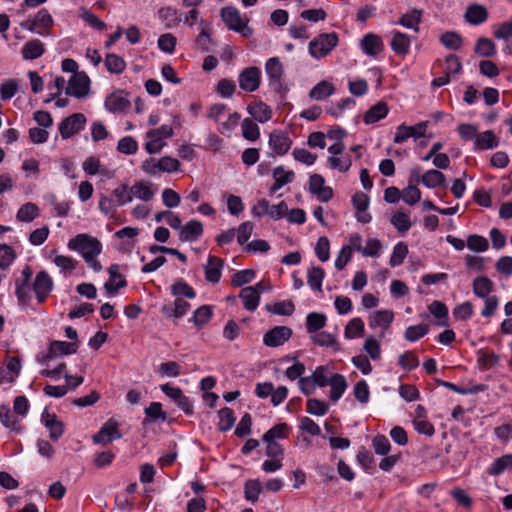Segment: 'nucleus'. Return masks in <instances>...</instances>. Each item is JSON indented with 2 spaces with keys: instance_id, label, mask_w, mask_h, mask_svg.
Here are the masks:
<instances>
[{
  "instance_id": "473e14b6",
  "label": "nucleus",
  "mask_w": 512,
  "mask_h": 512,
  "mask_svg": "<svg viewBox=\"0 0 512 512\" xmlns=\"http://www.w3.org/2000/svg\"><path fill=\"white\" fill-rule=\"evenodd\" d=\"M310 340L313 344L321 347H332L335 350H339L336 335L328 333L326 331H318L310 335Z\"/></svg>"
},
{
  "instance_id": "4be33fe9",
  "label": "nucleus",
  "mask_w": 512,
  "mask_h": 512,
  "mask_svg": "<svg viewBox=\"0 0 512 512\" xmlns=\"http://www.w3.org/2000/svg\"><path fill=\"white\" fill-rule=\"evenodd\" d=\"M203 234V225L198 220L187 222L179 232V239L182 242H192Z\"/></svg>"
},
{
  "instance_id": "dca6fc26",
  "label": "nucleus",
  "mask_w": 512,
  "mask_h": 512,
  "mask_svg": "<svg viewBox=\"0 0 512 512\" xmlns=\"http://www.w3.org/2000/svg\"><path fill=\"white\" fill-rule=\"evenodd\" d=\"M292 140L286 132L274 130L269 136V146L277 155L286 154L291 148Z\"/></svg>"
},
{
  "instance_id": "2eb2a0df",
  "label": "nucleus",
  "mask_w": 512,
  "mask_h": 512,
  "mask_svg": "<svg viewBox=\"0 0 512 512\" xmlns=\"http://www.w3.org/2000/svg\"><path fill=\"white\" fill-rule=\"evenodd\" d=\"M325 180L319 174H313L309 179V191L316 195L321 202H328L333 197V190L331 187L324 185Z\"/></svg>"
},
{
  "instance_id": "864d4df0",
  "label": "nucleus",
  "mask_w": 512,
  "mask_h": 512,
  "mask_svg": "<svg viewBox=\"0 0 512 512\" xmlns=\"http://www.w3.org/2000/svg\"><path fill=\"white\" fill-rule=\"evenodd\" d=\"M439 40L443 46L450 50H459L462 46V38L456 32H445L440 36Z\"/></svg>"
},
{
  "instance_id": "37998d69",
  "label": "nucleus",
  "mask_w": 512,
  "mask_h": 512,
  "mask_svg": "<svg viewBox=\"0 0 512 512\" xmlns=\"http://www.w3.org/2000/svg\"><path fill=\"white\" fill-rule=\"evenodd\" d=\"M158 13L159 17L165 21L167 28H174L182 22V15L173 7H163Z\"/></svg>"
},
{
  "instance_id": "4c0bfd02",
  "label": "nucleus",
  "mask_w": 512,
  "mask_h": 512,
  "mask_svg": "<svg viewBox=\"0 0 512 512\" xmlns=\"http://www.w3.org/2000/svg\"><path fill=\"white\" fill-rule=\"evenodd\" d=\"M239 296L242 299L243 306L246 310L254 311L258 307L260 297L252 286L242 288Z\"/></svg>"
},
{
  "instance_id": "338daca9",
  "label": "nucleus",
  "mask_w": 512,
  "mask_h": 512,
  "mask_svg": "<svg viewBox=\"0 0 512 512\" xmlns=\"http://www.w3.org/2000/svg\"><path fill=\"white\" fill-rule=\"evenodd\" d=\"M262 491V484L259 480H249L245 483V498L250 501H257Z\"/></svg>"
},
{
  "instance_id": "c9c22d12",
  "label": "nucleus",
  "mask_w": 512,
  "mask_h": 512,
  "mask_svg": "<svg viewBox=\"0 0 512 512\" xmlns=\"http://www.w3.org/2000/svg\"><path fill=\"white\" fill-rule=\"evenodd\" d=\"M388 106L385 102H378L373 105L364 115V122L366 124H373L385 118L388 114Z\"/></svg>"
},
{
  "instance_id": "aec40b11",
  "label": "nucleus",
  "mask_w": 512,
  "mask_h": 512,
  "mask_svg": "<svg viewBox=\"0 0 512 512\" xmlns=\"http://www.w3.org/2000/svg\"><path fill=\"white\" fill-rule=\"evenodd\" d=\"M190 309V304L182 297H178L172 304H164L161 312L167 318L180 319Z\"/></svg>"
},
{
  "instance_id": "6e6d98bb",
  "label": "nucleus",
  "mask_w": 512,
  "mask_h": 512,
  "mask_svg": "<svg viewBox=\"0 0 512 512\" xmlns=\"http://www.w3.org/2000/svg\"><path fill=\"white\" fill-rule=\"evenodd\" d=\"M475 53L483 57H490L495 54V44L488 38L480 37L475 45Z\"/></svg>"
},
{
  "instance_id": "3c124183",
  "label": "nucleus",
  "mask_w": 512,
  "mask_h": 512,
  "mask_svg": "<svg viewBox=\"0 0 512 512\" xmlns=\"http://www.w3.org/2000/svg\"><path fill=\"white\" fill-rule=\"evenodd\" d=\"M266 309L277 315L290 316L295 311V305L291 300H286L274 304H267Z\"/></svg>"
},
{
  "instance_id": "69168bd1",
  "label": "nucleus",
  "mask_w": 512,
  "mask_h": 512,
  "mask_svg": "<svg viewBox=\"0 0 512 512\" xmlns=\"http://www.w3.org/2000/svg\"><path fill=\"white\" fill-rule=\"evenodd\" d=\"M467 247L476 252H484L488 249L489 243L488 240L480 235L474 234L470 235L467 238Z\"/></svg>"
},
{
  "instance_id": "58836bf2",
  "label": "nucleus",
  "mask_w": 512,
  "mask_h": 512,
  "mask_svg": "<svg viewBox=\"0 0 512 512\" xmlns=\"http://www.w3.org/2000/svg\"><path fill=\"white\" fill-rule=\"evenodd\" d=\"M104 64L111 74H121L126 68V61L119 55L108 53L105 56Z\"/></svg>"
},
{
  "instance_id": "1a4fd4ad",
  "label": "nucleus",
  "mask_w": 512,
  "mask_h": 512,
  "mask_svg": "<svg viewBox=\"0 0 512 512\" xmlns=\"http://www.w3.org/2000/svg\"><path fill=\"white\" fill-rule=\"evenodd\" d=\"M86 118L82 113H75L59 124V132L63 139H67L84 128Z\"/></svg>"
},
{
  "instance_id": "a211bd4d",
  "label": "nucleus",
  "mask_w": 512,
  "mask_h": 512,
  "mask_svg": "<svg viewBox=\"0 0 512 512\" xmlns=\"http://www.w3.org/2000/svg\"><path fill=\"white\" fill-rule=\"evenodd\" d=\"M419 173V168L412 170V176L409 179L408 186L402 192V199L409 205H415L421 199V191L417 188Z\"/></svg>"
},
{
  "instance_id": "4d7b16f0",
  "label": "nucleus",
  "mask_w": 512,
  "mask_h": 512,
  "mask_svg": "<svg viewBox=\"0 0 512 512\" xmlns=\"http://www.w3.org/2000/svg\"><path fill=\"white\" fill-rule=\"evenodd\" d=\"M289 427L286 423H280L269 429L262 437L263 441H276V439H284L287 437Z\"/></svg>"
},
{
  "instance_id": "412c9836",
  "label": "nucleus",
  "mask_w": 512,
  "mask_h": 512,
  "mask_svg": "<svg viewBox=\"0 0 512 512\" xmlns=\"http://www.w3.org/2000/svg\"><path fill=\"white\" fill-rule=\"evenodd\" d=\"M224 261L217 257L210 255L207 264L204 266L205 279L213 284H216L221 279Z\"/></svg>"
},
{
  "instance_id": "f257e3e1",
  "label": "nucleus",
  "mask_w": 512,
  "mask_h": 512,
  "mask_svg": "<svg viewBox=\"0 0 512 512\" xmlns=\"http://www.w3.org/2000/svg\"><path fill=\"white\" fill-rule=\"evenodd\" d=\"M68 248L78 252L94 272L102 270V265L97 260L102 252V244L96 237L86 233L77 234L69 240Z\"/></svg>"
},
{
  "instance_id": "8fccbe9b",
  "label": "nucleus",
  "mask_w": 512,
  "mask_h": 512,
  "mask_svg": "<svg viewBox=\"0 0 512 512\" xmlns=\"http://www.w3.org/2000/svg\"><path fill=\"white\" fill-rule=\"evenodd\" d=\"M218 416V429L222 432L229 431L233 427L236 420L233 410L228 407H224L218 412Z\"/></svg>"
},
{
  "instance_id": "680f3d73",
  "label": "nucleus",
  "mask_w": 512,
  "mask_h": 512,
  "mask_svg": "<svg viewBox=\"0 0 512 512\" xmlns=\"http://www.w3.org/2000/svg\"><path fill=\"white\" fill-rule=\"evenodd\" d=\"M391 224L399 231L406 232L411 228L409 215L404 212H397L391 217Z\"/></svg>"
},
{
  "instance_id": "6e6552de",
  "label": "nucleus",
  "mask_w": 512,
  "mask_h": 512,
  "mask_svg": "<svg viewBox=\"0 0 512 512\" xmlns=\"http://www.w3.org/2000/svg\"><path fill=\"white\" fill-rule=\"evenodd\" d=\"M239 87L245 92L256 91L261 83V71L251 66L243 69L238 77Z\"/></svg>"
},
{
  "instance_id": "f8f14e48",
  "label": "nucleus",
  "mask_w": 512,
  "mask_h": 512,
  "mask_svg": "<svg viewBox=\"0 0 512 512\" xmlns=\"http://www.w3.org/2000/svg\"><path fill=\"white\" fill-rule=\"evenodd\" d=\"M162 392L171 398L177 406L183 410L186 414L193 413V405L190 399L185 396L182 390L178 387L171 386L169 384H163L160 386Z\"/></svg>"
},
{
  "instance_id": "49530a36",
  "label": "nucleus",
  "mask_w": 512,
  "mask_h": 512,
  "mask_svg": "<svg viewBox=\"0 0 512 512\" xmlns=\"http://www.w3.org/2000/svg\"><path fill=\"white\" fill-rule=\"evenodd\" d=\"M419 181L427 188H436L444 184L445 175L438 170L432 169L425 172Z\"/></svg>"
},
{
  "instance_id": "4468645a",
  "label": "nucleus",
  "mask_w": 512,
  "mask_h": 512,
  "mask_svg": "<svg viewBox=\"0 0 512 512\" xmlns=\"http://www.w3.org/2000/svg\"><path fill=\"white\" fill-rule=\"evenodd\" d=\"M426 128L427 122H420L414 126H406L401 124L397 127L393 140L395 143L399 144L405 142L410 137H423L425 135Z\"/></svg>"
},
{
  "instance_id": "f3484780",
  "label": "nucleus",
  "mask_w": 512,
  "mask_h": 512,
  "mask_svg": "<svg viewBox=\"0 0 512 512\" xmlns=\"http://www.w3.org/2000/svg\"><path fill=\"white\" fill-rule=\"evenodd\" d=\"M104 105L108 111L117 113L128 109L130 101L123 90H116L106 97Z\"/></svg>"
},
{
  "instance_id": "e2e57ef3",
  "label": "nucleus",
  "mask_w": 512,
  "mask_h": 512,
  "mask_svg": "<svg viewBox=\"0 0 512 512\" xmlns=\"http://www.w3.org/2000/svg\"><path fill=\"white\" fill-rule=\"evenodd\" d=\"M429 331L427 324H418L415 326H409L404 334L406 340L414 342L426 335Z\"/></svg>"
},
{
  "instance_id": "5701e85b",
  "label": "nucleus",
  "mask_w": 512,
  "mask_h": 512,
  "mask_svg": "<svg viewBox=\"0 0 512 512\" xmlns=\"http://www.w3.org/2000/svg\"><path fill=\"white\" fill-rule=\"evenodd\" d=\"M42 421L49 430V437L57 441L64 433V424L57 419L55 414H49L46 410L42 414Z\"/></svg>"
},
{
  "instance_id": "9b49d317",
  "label": "nucleus",
  "mask_w": 512,
  "mask_h": 512,
  "mask_svg": "<svg viewBox=\"0 0 512 512\" xmlns=\"http://www.w3.org/2000/svg\"><path fill=\"white\" fill-rule=\"evenodd\" d=\"M122 437L118 430V424L116 421L110 419L104 423L98 433L93 436V442L95 444L107 445L113 440L120 439Z\"/></svg>"
},
{
  "instance_id": "b1692460",
  "label": "nucleus",
  "mask_w": 512,
  "mask_h": 512,
  "mask_svg": "<svg viewBox=\"0 0 512 512\" xmlns=\"http://www.w3.org/2000/svg\"><path fill=\"white\" fill-rule=\"evenodd\" d=\"M272 176L274 178V184L270 188V193L273 194L284 185L290 183L294 179V172L287 171L283 166H278L273 169Z\"/></svg>"
},
{
  "instance_id": "c03bdc74",
  "label": "nucleus",
  "mask_w": 512,
  "mask_h": 512,
  "mask_svg": "<svg viewBox=\"0 0 512 512\" xmlns=\"http://www.w3.org/2000/svg\"><path fill=\"white\" fill-rule=\"evenodd\" d=\"M144 412L146 418L143 420V425L148 424L150 420H161L163 422L167 420V413L162 410V405L159 402H151Z\"/></svg>"
},
{
  "instance_id": "de8ad7c7",
  "label": "nucleus",
  "mask_w": 512,
  "mask_h": 512,
  "mask_svg": "<svg viewBox=\"0 0 512 512\" xmlns=\"http://www.w3.org/2000/svg\"><path fill=\"white\" fill-rule=\"evenodd\" d=\"M38 216V206L34 203L28 202L19 208L16 218L21 222H31Z\"/></svg>"
},
{
  "instance_id": "c85d7f7f",
  "label": "nucleus",
  "mask_w": 512,
  "mask_h": 512,
  "mask_svg": "<svg viewBox=\"0 0 512 512\" xmlns=\"http://www.w3.org/2000/svg\"><path fill=\"white\" fill-rule=\"evenodd\" d=\"M499 145V141L492 130H486L482 133H478L474 141L476 150H487L496 148Z\"/></svg>"
},
{
  "instance_id": "13d9d810",
  "label": "nucleus",
  "mask_w": 512,
  "mask_h": 512,
  "mask_svg": "<svg viewBox=\"0 0 512 512\" xmlns=\"http://www.w3.org/2000/svg\"><path fill=\"white\" fill-rule=\"evenodd\" d=\"M242 135L249 141L257 140L260 135L258 125L254 123L250 118H245L242 121Z\"/></svg>"
},
{
  "instance_id": "e433bc0d",
  "label": "nucleus",
  "mask_w": 512,
  "mask_h": 512,
  "mask_svg": "<svg viewBox=\"0 0 512 512\" xmlns=\"http://www.w3.org/2000/svg\"><path fill=\"white\" fill-rule=\"evenodd\" d=\"M0 422L6 427L16 432H21L23 427L21 426L18 418L11 412L9 406H0Z\"/></svg>"
},
{
  "instance_id": "5fc2aeb1",
  "label": "nucleus",
  "mask_w": 512,
  "mask_h": 512,
  "mask_svg": "<svg viewBox=\"0 0 512 512\" xmlns=\"http://www.w3.org/2000/svg\"><path fill=\"white\" fill-rule=\"evenodd\" d=\"M171 293L173 296H176L177 298L184 296L188 299H193L196 296L194 289L182 280L176 281L171 286Z\"/></svg>"
},
{
  "instance_id": "bb28decb",
  "label": "nucleus",
  "mask_w": 512,
  "mask_h": 512,
  "mask_svg": "<svg viewBox=\"0 0 512 512\" xmlns=\"http://www.w3.org/2000/svg\"><path fill=\"white\" fill-rule=\"evenodd\" d=\"M45 52L43 43L39 39L29 40L24 44L21 50L22 57L25 60H34L41 57Z\"/></svg>"
},
{
  "instance_id": "7ed1b4c3",
  "label": "nucleus",
  "mask_w": 512,
  "mask_h": 512,
  "mask_svg": "<svg viewBox=\"0 0 512 512\" xmlns=\"http://www.w3.org/2000/svg\"><path fill=\"white\" fill-rule=\"evenodd\" d=\"M221 17L230 30L236 31L246 38L252 36L253 30L248 26V19L242 17L236 8H222Z\"/></svg>"
},
{
  "instance_id": "7c9ffc66",
  "label": "nucleus",
  "mask_w": 512,
  "mask_h": 512,
  "mask_svg": "<svg viewBox=\"0 0 512 512\" xmlns=\"http://www.w3.org/2000/svg\"><path fill=\"white\" fill-rule=\"evenodd\" d=\"M473 293L479 298H487L494 289V283L486 276H478L472 283Z\"/></svg>"
},
{
  "instance_id": "2f4dec72",
  "label": "nucleus",
  "mask_w": 512,
  "mask_h": 512,
  "mask_svg": "<svg viewBox=\"0 0 512 512\" xmlns=\"http://www.w3.org/2000/svg\"><path fill=\"white\" fill-rule=\"evenodd\" d=\"M328 385L330 386V399L333 402L338 401L347 388L346 379L340 374H333Z\"/></svg>"
},
{
  "instance_id": "9d476101",
  "label": "nucleus",
  "mask_w": 512,
  "mask_h": 512,
  "mask_svg": "<svg viewBox=\"0 0 512 512\" xmlns=\"http://www.w3.org/2000/svg\"><path fill=\"white\" fill-rule=\"evenodd\" d=\"M292 336V329L287 326H276L263 336V343L268 347H278L287 342Z\"/></svg>"
},
{
  "instance_id": "0e129e2a",
  "label": "nucleus",
  "mask_w": 512,
  "mask_h": 512,
  "mask_svg": "<svg viewBox=\"0 0 512 512\" xmlns=\"http://www.w3.org/2000/svg\"><path fill=\"white\" fill-rule=\"evenodd\" d=\"M212 317V309L210 306L203 305L199 307L193 314L192 321L198 327L205 325Z\"/></svg>"
},
{
  "instance_id": "bf43d9fd",
  "label": "nucleus",
  "mask_w": 512,
  "mask_h": 512,
  "mask_svg": "<svg viewBox=\"0 0 512 512\" xmlns=\"http://www.w3.org/2000/svg\"><path fill=\"white\" fill-rule=\"evenodd\" d=\"M407 254H408L407 245L403 242L397 243L394 246L392 255L390 257V261H389L390 265L392 267L401 265L403 263L405 257L407 256Z\"/></svg>"
},
{
  "instance_id": "423d86ee",
  "label": "nucleus",
  "mask_w": 512,
  "mask_h": 512,
  "mask_svg": "<svg viewBox=\"0 0 512 512\" xmlns=\"http://www.w3.org/2000/svg\"><path fill=\"white\" fill-rule=\"evenodd\" d=\"M78 343L77 342H65L54 340L49 344L48 353L39 358V361L42 364H48V362L57 357L63 355H71L77 352Z\"/></svg>"
},
{
  "instance_id": "0eeeda50",
  "label": "nucleus",
  "mask_w": 512,
  "mask_h": 512,
  "mask_svg": "<svg viewBox=\"0 0 512 512\" xmlns=\"http://www.w3.org/2000/svg\"><path fill=\"white\" fill-rule=\"evenodd\" d=\"M90 89V79L84 72H78L71 76L66 87V94L75 98L85 97Z\"/></svg>"
},
{
  "instance_id": "cd10ccee",
  "label": "nucleus",
  "mask_w": 512,
  "mask_h": 512,
  "mask_svg": "<svg viewBox=\"0 0 512 512\" xmlns=\"http://www.w3.org/2000/svg\"><path fill=\"white\" fill-rule=\"evenodd\" d=\"M488 18L487 9L479 4L470 5L465 13V19L472 25H479L485 22Z\"/></svg>"
},
{
  "instance_id": "6ab92c4d",
  "label": "nucleus",
  "mask_w": 512,
  "mask_h": 512,
  "mask_svg": "<svg viewBox=\"0 0 512 512\" xmlns=\"http://www.w3.org/2000/svg\"><path fill=\"white\" fill-rule=\"evenodd\" d=\"M120 266L112 264L108 268L109 280L104 284V289L109 294H116L119 289L127 286L125 277L119 273Z\"/></svg>"
},
{
  "instance_id": "f03ea898",
  "label": "nucleus",
  "mask_w": 512,
  "mask_h": 512,
  "mask_svg": "<svg viewBox=\"0 0 512 512\" xmlns=\"http://www.w3.org/2000/svg\"><path fill=\"white\" fill-rule=\"evenodd\" d=\"M338 44V35L335 32L322 33L310 41L309 54L316 59L327 56Z\"/></svg>"
},
{
  "instance_id": "f704fd0d",
  "label": "nucleus",
  "mask_w": 512,
  "mask_h": 512,
  "mask_svg": "<svg viewBox=\"0 0 512 512\" xmlns=\"http://www.w3.org/2000/svg\"><path fill=\"white\" fill-rule=\"evenodd\" d=\"M334 92H335L334 85L326 80H323V81H320L317 85H315L310 90L309 97L311 99L321 101V100L328 98L332 94H334Z\"/></svg>"
},
{
  "instance_id": "052dcab7",
  "label": "nucleus",
  "mask_w": 512,
  "mask_h": 512,
  "mask_svg": "<svg viewBox=\"0 0 512 512\" xmlns=\"http://www.w3.org/2000/svg\"><path fill=\"white\" fill-rule=\"evenodd\" d=\"M327 162L331 169L338 170L339 172H347L352 165L351 159L348 156H330Z\"/></svg>"
},
{
  "instance_id": "a19ab883",
  "label": "nucleus",
  "mask_w": 512,
  "mask_h": 512,
  "mask_svg": "<svg viewBox=\"0 0 512 512\" xmlns=\"http://www.w3.org/2000/svg\"><path fill=\"white\" fill-rule=\"evenodd\" d=\"M130 194L142 201H149L154 197L155 192L150 185L143 181L135 182L130 188Z\"/></svg>"
},
{
  "instance_id": "393cba45",
  "label": "nucleus",
  "mask_w": 512,
  "mask_h": 512,
  "mask_svg": "<svg viewBox=\"0 0 512 512\" xmlns=\"http://www.w3.org/2000/svg\"><path fill=\"white\" fill-rule=\"evenodd\" d=\"M247 110L249 114L260 123H265L272 117L271 108L261 101L250 103Z\"/></svg>"
},
{
  "instance_id": "09e8293b",
  "label": "nucleus",
  "mask_w": 512,
  "mask_h": 512,
  "mask_svg": "<svg viewBox=\"0 0 512 512\" xmlns=\"http://www.w3.org/2000/svg\"><path fill=\"white\" fill-rule=\"evenodd\" d=\"M325 272L321 267H311L307 273L308 285L316 291H322V282Z\"/></svg>"
},
{
  "instance_id": "79ce46f5",
  "label": "nucleus",
  "mask_w": 512,
  "mask_h": 512,
  "mask_svg": "<svg viewBox=\"0 0 512 512\" xmlns=\"http://www.w3.org/2000/svg\"><path fill=\"white\" fill-rule=\"evenodd\" d=\"M421 18L422 11L419 9H413L403 14L398 23L406 28L413 29L415 32H418Z\"/></svg>"
},
{
  "instance_id": "72a5a7b5",
  "label": "nucleus",
  "mask_w": 512,
  "mask_h": 512,
  "mask_svg": "<svg viewBox=\"0 0 512 512\" xmlns=\"http://www.w3.org/2000/svg\"><path fill=\"white\" fill-rule=\"evenodd\" d=\"M394 319V314L390 310L375 311L370 316L369 325L371 328L382 327L387 329Z\"/></svg>"
},
{
  "instance_id": "20e7f679",
  "label": "nucleus",
  "mask_w": 512,
  "mask_h": 512,
  "mask_svg": "<svg viewBox=\"0 0 512 512\" xmlns=\"http://www.w3.org/2000/svg\"><path fill=\"white\" fill-rule=\"evenodd\" d=\"M265 72L269 79L270 88L283 95L287 88L283 84L284 66L278 57H271L265 63Z\"/></svg>"
},
{
  "instance_id": "a18cd8bd",
  "label": "nucleus",
  "mask_w": 512,
  "mask_h": 512,
  "mask_svg": "<svg viewBox=\"0 0 512 512\" xmlns=\"http://www.w3.org/2000/svg\"><path fill=\"white\" fill-rule=\"evenodd\" d=\"M509 469H512V454H505L494 460L488 469V473L491 476H498Z\"/></svg>"
},
{
  "instance_id": "a878e982",
  "label": "nucleus",
  "mask_w": 512,
  "mask_h": 512,
  "mask_svg": "<svg viewBox=\"0 0 512 512\" xmlns=\"http://www.w3.org/2000/svg\"><path fill=\"white\" fill-rule=\"evenodd\" d=\"M390 45L395 54L405 56L409 53L411 39L408 35L395 31Z\"/></svg>"
},
{
  "instance_id": "39448f33",
  "label": "nucleus",
  "mask_w": 512,
  "mask_h": 512,
  "mask_svg": "<svg viewBox=\"0 0 512 512\" xmlns=\"http://www.w3.org/2000/svg\"><path fill=\"white\" fill-rule=\"evenodd\" d=\"M21 27L39 35H46L53 25L51 14L46 9H40L34 18L23 21Z\"/></svg>"
},
{
  "instance_id": "c756f323",
  "label": "nucleus",
  "mask_w": 512,
  "mask_h": 512,
  "mask_svg": "<svg viewBox=\"0 0 512 512\" xmlns=\"http://www.w3.org/2000/svg\"><path fill=\"white\" fill-rule=\"evenodd\" d=\"M363 51L370 56H376L383 49L381 38L375 34H367L361 40Z\"/></svg>"
},
{
  "instance_id": "ea45409f",
  "label": "nucleus",
  "mask_w": 512,
  "mask_h": 512,
  "mask_svg": "<svg viewBox=\"0 0 512 512\" xmlns=\"http://www.w3.org/2000/svg\"><path fill=\"white\" fill-rule=\"evenodd\" d=\"M327 318L323 313L311 312L306 317V330L309 335L320 331L326 325Z\"/></svg>"
},
{
  "instance_id": "774afa93",
  "label": "nucleus",
  "mask_w": 512,
  "mask_h": 512,
  "mask_svg": "<svg viewBox=\"0 0 512 512\" xmlns=\"http://www.w3.org/2000/svg\"><path fill=\"white\" fill-rule=\"evenodd\" d=\"M18 90V83L14 79H9L0 84V98L3 101L11 99Z\"/></svg>"
},
{
  "instance_id": "ddd939ff",
  "label": "nucleus",
  "mask_w": 512,
  "mask_h": 512,
  "mask_svg": "<svg viewBox=\"0 0 512 512\" xmlns=\"http://www.w3.org/2000/svg\"><path fill=\"white\" fill-rule=\"evenodd\" d=\"M53 289V281L46 271H40L33 283V291L38 303H43Z\"/></svg>"
},
{
  "instance_id": "603ef678",
  "label": "nucleus",
  "mask_w": 512,
  "mask_h": 512,
  "mask_svg": "<svg viewBox=\"0 0 512 512\" xmlns=\"http://www.w3.org/2000/svg\"><path fill=\"white\" fill-rule=\"evenodd\" d=\"M364 333V322L361 318L351 319L345 327V337L353 339L362 336Z\"/></svg>"
}]
</instances>
